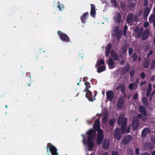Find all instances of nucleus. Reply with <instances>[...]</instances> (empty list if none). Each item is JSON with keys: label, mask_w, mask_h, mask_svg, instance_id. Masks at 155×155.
<instances>
[{"label": "nucleus", "mask_w": 155, "mask_h": 155, "mask_svg": "<svg viewBox=\"0 0 155 155\" xmlns=\"http://www.w3.org/2000/svg\"><path fill=\"white\" fill-rule=\"evenodd\" d=\"M127 153L128 155H134V151L132 150H128Z\"/></svg>", "instance_id": "35"}, {"label": "nucleus", "mask_w": 155, "mask_h": 155, "mask_svg": "<svg viewBox=\"0 0 155 155\" xmlns=\"http://www.w3.org/2000/svg\"><path fill=\"white\" fill-rule=\"evenodd\" d=\"M150 59H146L143 63V67L145 68H148L150 64Z\"/></svg>", "instance_id": "25"}, {"label": "nucleus", "mask_w": 155, "mask_h": 155, "mask_svg": "<svg viewBox=\"0 0 155 155\" xmlns=\"http://www.w3.org/2000/svg\"><path fill=\"white\" fill-rule=\"evenodd\" d=\"M104 64V61L103 60H99L98 65L100 66L101 64Z\"/></svg>", "instance_id": "45"}, {"label": "nucleus", "mask_w": 155, "mask_h": 155, "mask_svg": "<svg viewBox=\"0 0 155 155\" xmlns=\"http://www.w3.org/2000/svg\"><path fill=\"white\" fill-rule=\"evenodd\" d=\"M143 13V11L142 10H140L138 13V15L139 16L141 15Z\"/></svg>", "instance_id": "62"}, {"label": "nucleus", "mask_w": 155, "mask_h": 155, "mask_svg": "<svg viewBox=\"0 0 155 155\" xmlns=\"http://www.w3.org/2000/svg\"><path fill=\"white\" fill-rule=\"evenodd\" d=\"M96 14L95 10H91L90 14L91 15L92 17H95V15Z\"/></svg>", "instance_id": "40"}, {"label": "nucleus", "mask_w": 155, "mask_h": 155, "mask_svg": "<svg viewBox=\"0 0 155 155\" xmlns=\"http://www.w3.org/2000/svg\"><path fill=\"white\" fill-rule=\"evenodd\" d=\"M128 28V27L127 25H126L124 28L123 29V35L124 36H126L127 34V30Z\"/></svg>", "instance_id": "31"}, {"label": "nucleus", "mask_w": 155, "mask_h": 155, "mask_svg": "<svg viewBox=\"0 0 155 155\" xmlns=\"http://www.w3.org/2000/svg\"><path fill=\"white\" fill-rule=\"evenodd\" d=\"M143 31V28L141 27L140 28L139 27H137L135 30V33L136 34V38H139L142 36Z\"/></svg>", "instance_id": "5"}, {"label": "nucleus", "mask_w": 155, "mask_h": 155, "mask_svg": "<svg viewBox=\"0 0 155 155\" xmlns=\"http://www.w3.org/2000/svg\"><path fill=\"white\" fill-rule=\"evenodd\" d=\"M58 4L57 7L61 11L62 10V6L61 5L59 1L58 2Z\"/></svg>", "instance_id": "44"}, {"label": "nucleus", "mask_w": 155, "mask_h": 155, "mask_svg": "<svg viewBox=\"0 0 155 155\" xmlns=\"http://www.w3.org/2000/svg\"><path fill=\"white\" fill-rule=\"evenodd\" d=\"M41 57L40 52H37L35 53V58L36 59H37L38 58Z\"/></svg>", "instance_id": "39"}, {"label": "nucleus", "mask_w": 155, "mask_h": 155, "mask_svg": "<svg viewBox=\"0 0 155 155\" xmlns=\"http://www.w3.org/2000/svg\"><path fill=\"white\" fill-rule=\"evenodd\" d=\"M90 5L91 6V10H95V5L93 4H91Z\"/></svg>", "instance_id": "48"}, {"label": "nucleus", "mask_w": 155, "mask_h": 155, "mask_svg": "<svg viewBox=\"0 0 155 155\" xmlns=\"http://www.w3.org/2000/svg\"><path fill=\"white\" fill-rule=\"evenodd\" d=\"M115 121L116 119L114 118L110 119L109 121L110 125V126L113 125L114 124Z\"/></svg>", "instance_id": "34"}, {"label": "nucleus", "mask_w": 155, "mask_h": 155, "mask_svg": "<svg viewBox=\"0 0 155 155\" xmlns=\"http://www.w3.org/2000/svg\"><path fill=\"white\" fill-rule=\"evenodd\" d=\"M149 25V23L148 22H145L144 23V26L145 28H147Z\"/></svg>", "instance_id": "52"}, {"label": "nucleus", "mask_w": 155, "mask_h": 155, "mask_svg": "<svg viewBox=\"0 0 155 155\" xmlns=\"http://www.w3.org/2000/svg\"><path fill=\"white\" fill-rule=\"evenodd\" d=\"M151 67L152 68H155V59L152 61L151 63Z\"/></svg>", "instance_id": "41"}, {"label": "nucleus", "mask_w": 155, "mask_h": 155, "mask_svg": "<svg viewBox=\"0 0 155 155\" xmlns=\"http://www.w3.org/2000/svg\"><path fill=\"white\" fill-rule=\"evenodd\" d=\"M114 35L117 38V41H120V38L122 36V31L120 29L118 32L114 33Z\"/></svg>", "instance_id": "21"}, {"label": "nucleus", "mask_w": 155, "mask_h": 155, "mask_svg": "<svg viewBox=\"0 0 155 155\" xmlns=\"http://www.w3.org/2000/svg\"><path fill=\"white\" fill-rule=\"evenodd\" d=\"M107 116H105L103 117L102 119V121L103 124H105L106 123L107 119Z\"/></svg>", "instance_id": "37"}, {"label": "nucleus", "mask_w": 155, "mask_h": 155, "mask_svg": "<svg viewBox=\"0 0 155 155\" xmlns=\"http://www.w3.org/2000/svg\"><path fill=\"white\" fill-rule=\"evenodd\" d=\"M133 49L131 48H130L129 49L128 52L129 55H130L132 53L133 51Z\"/></svg>", "instance_id": "49"}, {"label": "nucleus", "mask_w": 155, "mask_h": 155, "mask_svg": "<svg viewBox=\"0 0 155 155\" xmlns=\"http://www.w3.org/2000/svg\"><path fill=\"white\" fill-rule=\"evenodd\" d=\"M130 129V126L128 127H127V128H126V133L127 134L129 132Z\"/></svg>", "instance_id": "57"}, {"label": "nucleus", "mask_w": 155, "mask_h": 155, "mask_svg": "<svg viewBox=\"0 0 155 155\" xmlns=\"http://www.w3.org/2000/svg\"><path fill=\"white\" fill-rule=\"evenodd\" d=\"M143 117V116L142 114H139L138 115H137V118L138 119H141L142 117Z\"/></svg>", "instance_id": "59"}, {"label": "nucleus", "mask_w": 155, "mask_h": 155, "mask_svg": "<svg viewBox=\"0 0 155 155\" xmlns=\"http://www.w3.org/2000/svg\"><path fill=\"white\" fill-rule=\"evenodd\" d=\"M111 3L113 6L116 7L117 6V2L116 0H110Z\"/></svg>", "instance_id": "33"}, {"label": "nucleus", "mask_w": 155, "mask_h": 155, "mask_svg": "<svg viewBox=\"0 0 155 155\" xmlns=\"http://www.w3.org/2000/svg\"><path fill=\"white\" fill-rule=\"evenodd\" d=\"M124 100L122 97H119L117 101V106L118 109H121L124 106Z\"/></svg>", "instance_id": "7"}, {"label": "nucleus", "mask_w": 155, "mask_h": 155, "mask_svg": "<svg viewBox=\"0 0 155 155\" xmlns=\"http://www.w3.org/2000/svg\"><path fill=\"white\" fill-rule=\"evenodd\" d=\"M144 2L143 6L144 7L147 6L148 5V2L147 0H143Z\"/></svg>", "instance_id": "47"}, {"label": "nucleus", "mask_w": 155, "mask_h": 155, "mask_svg": "<svg viewBox=\"0 0 155 155\" xmlns=\"http://www.w3.org/2000/svg\"><path fill=\"white\" fill-rule=\"evenodd\" d=\"M111 47V45L110 43L108 44L105 47V54L106 56L107 57H108L109 55Z\"/></svg>", "instance_id": "15"}, {"label": "nucleus", "mask_w": 155, "mask_h": 155, "mask_svg": "<svg viewBox=\"0 0 155 155\" xmlns=\"http://www.w3.org/2000/svg\"><path fill=\"white\" fill-rule=\"evenodd\" d=\"M150 11V9L148 7H146L144 9V12H145L147 13L148 14H149Z\"/></svg>", "instance_id": "38"}, {"label": "nucleus", "mask_w": 155, "mask_h": 155, "mask_svg": "<svg viewBox=\"0 0 155 155\" xmlns=\"http://www.w3.org/2000/svg\"><path fill=\"white\" fill-rule=\"evenodd\" d=\"M108 64L111 68H114V62L112 58H110L109 60L108 63Z\"/></svg>", "instance_id": "27"}, {"label": "nucleus", "mask_w": 155, "mask_h": 155, "mask_svg": "<svg viewBox=\"0 0 155 155\" xmlns=\"http://www.w3.org/2000/svg\"><path fill=\"white\" fill-rule=\"evenodd\" d=\"M120 88L121 89V91L122 93L125 92V88L124 85L121 84Z\"/></svg>", "instance_id": "36"}, {"label": "nucleus", "mask_w": 155, "mask_h": 155, "mask_svg": "<svg viewBox=\"0 0 155 155\" xmlns=\"http://www.w3.org/2000/svg\"><path fill=\"white\" fill-rule=\"evenodd\" d=\"M129 87L131 90H132L133 89V84H130L129 85Z\"/></svg>", "instance_id": "60"}, {"label": "nucleus", "mask_w": 155, "mask_h": 155, "mask_svg": "<svg viewBox=\"0 0 155 155\" xmlns=\"http://www.w3.org/2000/svg\"><path fill=\"white\" fill-rule=\"evenodd\" d=\"M85 92L86 93L85 96L89 101L93 102L94 100H95V97L94 99V97L91 91L89 90H88V91Z\"/></svg>", "instance_id": "8"}, {"label": "nucleus", "mask_w": 155, "mask_h": 155, "mask_svg": "<svg viewBox=\"0 0 155 155\" xmlns=\"http://www.w3.org/2000/svg\"><path fill=\"white\" fill-rule=\"evenodd\" d=\"M26 75L27 76V77H28V78H31V74L30 72H27L26 74Z\"/></svg>", "instance_id": "61"}, {"label": "nucleus", "mask_w": 155, "mask_h": 155, "mask_svg": "<svg viewBox=\"0 0 155 155\" xmlns=\"http://www.w3.org/2000/svg\"><path fill=\"white\" fill-rule=\"evenodd\" d=\"M83 81L85 82L84 84L86 86V87L84 91H86L89 90V88L91 87L90 84L89 82L87 81V79L86 78H83Z\"/></svg>", "instance_id": "20"}, {"label": "nucleus", "mask_w": 155, "mask_h": 155, "mask_svg": "<svg viewBox=\"0 0 155 155\" xmlns=\"http://www.w3.org/2000/svg\"><path fill=\"white\" fill-rule=\"evenodd\" d=\"M133 15V13H130L128 15L126 20L128 23H130L132 22Z\"/></svg>", "instance_id": "22"}, {"label": "nucleus", "mask_w": 155, "mask_h": 155, "mask_svg": "<svg viewBox=\"0 0 155 155\" xmlns=\"http://www.w3.org/2000/svg\"><path fill=\"white\" fill-rule=\"evenodd\" d=\"M150 34V31L148 29H146L145 30L143 33L142 36V39L143 40H145L147 39Z\"/></svg>", "instance_id": "14"}, {"label": "nucleus", "mask_w": 155, "mask_h": 155, "mask_svg": "<svg viewBox=\"0 0 155 155\" xmlns=\"http://www.w3.org/2000/svg\"><path fill=\"white\" fill-rule=\"evenodd\" d=\"M105 70V67L104 66H102L98 68L97 69V72L99 73H101Z\"/></svg>", "instance_id": "29"}, {"label": "nucleus", "mask_w": 155, "mask_h": 155, "mask_svg": "<svg viewBox=\"0 0 155 155\" xmlns=\"http://www.w3.org/2000/svg\"><path fill=\"white\" fill-rule=\"evenodd\" d=\"M151 84H149L148 85V87L147 89H150L151 90Z\"/></svg>", "instance_id": "63"}, {"label": "nucleus", "mask_w": 155, "mask_h": 155, "mask_svg": "<svg viewBox=\"0 0 155 155\" xmlns=\"http://www.w3.org/2000/svg\"><path fill=\"white\" fill-rule=\"evenodd\" d=\"M57 33L60 39L63 41L66 42L70 41V38L66 34L63 33L60 31H58Z\"/></svg>", "instance_id": "3"}, {"label": "nucleus", "mask_w": 155, "mask_h": 155, "mask_svg": "<svg viewBox=\"0 0 155 155\" xmlns=\"http://www.w3.org/2000/svg\"><path fill=\"white\" fill-rule=\"evenodd\" d=\"M141 155H150V154L146 152L142 153Z\"/></svg>", "instance_id": "64"}, {"label": "nucleus", "mask_w": 155, "mask_h": 155, "mask_svg": "<svg viewBox=\"0 0 155 155\" xmlns=\"http://www.w3.org/2000/svg\"><path fill=\"white\" fill-rule=\"evenodd\" d=\"M110 53L111 56L114 59L117 61L118 60V57L117 54L114 50H112L110 51Z\"/></svg>", "instance_id": "23"}, {"label": "nucleus", "mask_w": 155, "mask_h": 155, "mask_svg": "<svg viewBox=\"0 0 155 155\" xmlns=\"http://www.w3.org/2000/svg\"><path fill=\"white\" fill-rule=\"evenodd\" d=\"M135 154L138 155L139 153V149L138 148H136L135 150Z\"/></svg>", "instance_id": "51"}, {"label": "nucleus", "mask_w": 155, "mask_h": 155, "mask_svg": "<svg viewBox=\"0 0 155 155\" xmlns=\"http://www.w3.org/2000/svg\"><path fill=\"white\" fill-rule=\"evenodd\" d=\"M151 91V90L147 89L146 92V96L147 97H148L150 96Z\"/></svg>", "instance_id": "43"}, {"label": "nucleus", "mask_w": 155, "mask_h": 155, "mask_svg": "<svg viewBox=\"0 0 155 155\" xmlns=\"http://www.w3.org/2000/svg\"><path fill=\"white\" fill-rule=\"evenodd\" d=\"M139 120L136 116L133 117L132 121V126L134 130H137L139 126Z\"/></svg>", "instance_id": "4"}, {"label": "nucleus", "mask_w": 155, "mask_h": 155, "mask_svg": "<svg viewBox=\"0 0 155 155\" xmlns=\"http://www.w3.org/2000/svg\"><path fill=\"white\" fill-rule=\"evenodd\" d=\"M127 119L126 118L119 117L118 120V124L119 125L121 124V125H127Z\"/></svg>", "instance_id": "11"}, {"label": "nucleus", "mask_w": 155, "mask_h": 155, "mask_svg": "<svg viewBox=\"0 0 155 155\" xmlns=\"http://www.w3.org/2000/svg\"><path fill=\"white\" fill-rule=\"evenodd\" d=\"M142 102L143 105L146 106H147L148 104V102L147 98L146 97H144L142 98Z\"/></svg>", "instance_id": "28"}, {"label": "nucleus", "mask_w": 155, "mask_h": 155, "mask_svg": "<svg viewBox=\"0 0 155 155\" xmlns=\"http://www.w3.org/2000/svg\"><path fill=\"white\" fill-rule=\"evenodd\" d=\"M93 127L94 129H89L86 133L87 136V145L89 147V150H92L94 147V143L93 140L95 137L96 131H97V141L98 145L102 143L104 137L103 130L100 128L99 119L95 120Z\"/></svg>", "instance_id": "1"}, {"label": "nucleus", "mask_w": 155, "mask_h": 155, "mask_svg": "<svg viewBox=\"0 0 155 155\" xmlns=\"http://www.w3.org/2000/svg\"><path fill=\"white\" fill-rule=\"evenodd\" d=\"M81 136L83 137V142L84 144V145H86L87 144H86V143L85 141V136H84V134H82V135Z\"/></svg>", "instance_id": "56"}, {"label": "nucleus", "mask_w": 155, "mask_h": 155, "mask_svg": "<svg viewBox=\"0 0 155 155\" xmlns=\"http://www.w3.org/2000/svg\"><path fill=\"white\" fill-rule=\"evenodd\" d=\"M139 110L140 113L143 114L145 116L147 115V112L145 107L142 105H140L139 107Z\"/></svg>", "instance_id": "16"}, {"label": "nucleus", "mask_w": 155, "mask_h": 155, "mask_svg": "<svg viewBox=\"0 0 155 155\" xmlns=\"http://www.w3.org/2000/svg\"><path fill=\"white\" fill-rule=\"evenodd\" d=\"M112 155H118V153L116 151H113L111 152Z\"/></svg>", "instance_id": "54"}, {"label": "nucleus", "mask_w": 155, "mask_h": 155, "mask_svg": "<svg viewBox=\"0 0 155 155\" xmlns=\"http://www.w3.org/2000/svg\"><path fill=\"white\" fill-rule=\"evenodd\" d=\"M120 30L119 27L118 26L115 27L114 28V33H116L118 32V31H119Z\"/></svg>", "instance_id": "46"}, {"label": "nucleus", "mask_w": 155, "mask_h": 155, "mask_svg": "<svg viewBox=\"0 0 155 155\" xmlns=\"http://www.w3.org/2000/svg\"><path fill=\"white\" fill-rule=\"evenodd\" d=\"M46 149L48 153L47 155H49V152L51 153V155H58L57 148L51 143H48L47 144Z\"/></svg>", "instance_id": "2"}, {"label": "nucleus", "mask_w": 155, "mask_h": 155, "mask_svg": "<svg viewBox=\"0 0 155 155\" xmlns=\"http://www.w3.org/2000/svg\"><path fill=\"white\" fill-rule=\"evenodd\" d=\"M149 20L150 23H153L155 21V15L154 14H152L150 16Z\"/></svg>", "instance_id": "26"}, {"label": "nucleus", "mask_w": 155, "mask_h": 155, "mask_svg": "<svg viewBox=\"0 0 155 155\" xmlns=\"http://www.w3.org/2000/svg\"><path fill=\"white\" fill-rule=\"evenodd\" d=\"M137 55L136 53H134L132 55L131 58L133 59L134 61H136L137 58Z\"/></svg>", "instance_id": "32"}, {"label": "nucleus", "mask_w": 155, "mask_h": 155, "mask_svg": "<svg viewBox=\"0 0 155 155\" xmlns=\"http://www.w3.org/2000/svg\"><path fill=\"white\" fill-rule=\"evenodd\" d=\"M138 97V95L137 94H135L133 96V100H136Z\"/></svg>", "instance_id": "53"}, {"label": "nucleus", "mask_w": 155, "mask_h": 155, "mask_svg": "<svg viewBox=\"0 0 155 155\" xmlns=\"http://www.w3.org/2000/svg\"><path fill=\"white\" fill-rule=\"evenodd\" d=\"M135 72V71L134 70L131 69V71L130 73V77H133L134 76V75Z\"/></svg>", "instance_id": "42"}, {"label": "nucleus", "mask_w": 155, "mask_h": 155, "mask_svg": "<svg viewBox=\"0 0 155 155\" xmlns=\"http://www.w3.org/2000/svg\"><path fill=\"white\" fill-rule=\"evenodd\" d=\"M140 78H145V75L144 72H142L140 74Z\"/></svg>", "instance_id": "58"}, {"label": "nucleus", "mask_w": 155, "mask_h": 155, "mask_svg": "<svg viewBox=\"0 0 155 155\" xmlns=\"http://www.w3.org/2000/svg\"><path fill=\"white\" fill-rule=\"evenodd\" d=\"M114 136L118 140H120L121 138V134L119 128L117 127L114 133Z\"/></svg>", "instance_id": "9"}, {"label": "nucleus", "mask_w": 155, "mask_h": 155, "mask_svg": "<svg viewBox=\"0 0 155 155\" xmlns=\"http://www.w3.org/2000/svg\"><path fill=\"white\" fill-rule=\"evenodd\" d=\"M132 137L130 135L126 136L122 140V143L126 145L129 143L132 140Z\"/></svg>", "instance_id": "6"}, {"label": "nucleus", "mask_w": 155, "mask_h": 155, "mask_svg": "<svg viewBox=\"0 0 155 155\" xmlns=\"http://www.w3.org/2000/svg\"><path fill=\"white\" fill-rule=\"evenodd\" d=\"M150 132V130L148 127L145 128L142 131L141 137H142L144 138L147 135L149 134Z\"/></svg>", "instance_id": "12"}, {"label": "nucleus", "mask_w": 155, "mask_h": 155, "mask_svg": "<svg viewBox=\"0 0 155 155\" xmlns=\"http://www.w3.org/2000/svg\"><path fill=\"white\" fill-rule=\"evenodd\" d=\"M110 144V142L108 140H105L103 143L104 149L105 150H107L109 148Z\"/></svg>", "instance_id": "19"}, {"label": "nucleus", "mask_w": 155, "mask_h": 155, "mask_svg": "<svg viewBox=\"0 0 155 155\" xmlns=\"http://www.w3.org/2000/svg\"><path fill=\"white\" fill-rule=\"evenodd\" d=\"M89 14L88 12H87L84 13L80 17V19L81 22L84 24L85 23V21L87 19V16Z\"/></svg>", "instance_id": "18"}, {"label": "nucleus", "mask_w": 155, "mask_h": 155, "mask_svg": "<svg viewBox=\"0 0 155 155\" xmlns=\"http://www.w3.org/2000/svg\"><path fill=\"white\" fill-rule=\"evenodd\" d=\"M106 96L107 98L109 101H111L114 97L113 92L112 90L107 91L106 92Z\"/></svg>", "instance_id": "13"}, {"label": "nucleus", "mask_w": 155, "mask_h": 155, "mask_svg": "<svg viewBox=\"0 0 155 155\" xmlns=\"http://www.w3.org/2000/svg\"><path fill=\"white\" fill-rule=\"evenodd\" d=\"M127 126L121 125V133L122 134H124L126 132V129Z\"/></svg>", "instance_id": "30"}, {"label": "nucleus", "mask_w": 155, "mask_h": 155, "mask_svg": "<svg viewBox=\"0 0 155 155\" xmlns=\"http://www.w3.org/2000/svg\"><path fill=\"white\" fill-rule=\"evenodd\" d=\"M114 19L115 22L118 23H120L121 20V16L119 12L116 13L114 17Z\"/></svg>", "instance_id": "10"}, {"label": "nucleus", "mask_w": 155, "mask_h": 155, "mask_svg": "<svg viewBox=\"0 0 155 155\" xmlns=\"http://www.w3.org/2000/svg\"><path fill=\"white\" fill-rule=\"evenodd\" d=\"M149 14L143 12V17L145 18H147Z\"/></svg>", "instance_id": "50"}, {"label": "nucleus", "mask_w": 155, "mask_h": 155, "mask_svg": "<svg viewBox=\"0 0 155 155\" xmlns=\"http://www.w3.org/2000/svg\"><path fill=\"white\" fill-rule=\"evenodd\" d=\"M153 50L150 51L149 53H148V54H147V58H148L153 53Z\"/></svg>", "instance_id": "55"}, {"label": "nucleus", "mask_w": 155, "mask_h": 155, "mask_svg": "<svg viewBox=\"0 0 155 155\" xmlns=\"http://www.w3.org/2000/svg\"><path fill=\"white\" fill-rule=\"evenodd\" d=\"M129 46V45L127 44L123 46L121 48L122 52L123 54L126 53L127 51V48Z\"/></svg>", "instance_id": "24"}, {"label": "nucleus", "mask_w": 155, "mask_h": 155, "mask_svg": "<svg viewBox=\"0 0 155 155\" xmlns=\"http://www.w3.org/2000/svg\"><path fill=\"white\" fill-rule=\"evenodd\" d=\"M130 70V65L127 64L126 66L123 68L121 70L122 74L124 75L126 73Z\"/></svg>", "instance_id": "17"}]
</instances>
